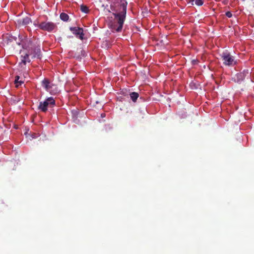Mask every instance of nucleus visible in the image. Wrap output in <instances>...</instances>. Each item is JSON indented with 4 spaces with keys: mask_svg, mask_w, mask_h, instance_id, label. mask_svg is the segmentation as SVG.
I'll return each instance as SVG.
<instances>
[{
    "mask_svg": "<svg viewBox=\"0 0 254 254\" xmlns=\"http://www.w3.org/2000/svg\"><path fill=\"white\" fill-rule=\"evenodd\" d=\"M127 2V0H114L110 4V10L114 16L113 21L110 24L111 28L117 32L122 30L126 18Z\"/></svg>",
    "mask_w": 254,
    "mask_h": 254,
    "instance_id": "1",
    "label": "nucleus"
},
{
    "mask_svg": "<svg viewBox=\"0 0 254 254\" xmlns=\"http://www.w3.org/2000/svg\"><path fill=\"white\" fill-rule=\"evenodd\" d=\"M40 55V49L39 47H36L33 50L32 49L30 52H29V54H25L23 56L21 55V62L23 64H26V63H30L31 60L30 57L31 58H33L37 56L39 57Z\"/></svg>",
    "mask_w": 254,
    "mask_h": 254,
    "instance_id": "2",
    "label": "nucleus"
},
{
    "mask_svg": "<svg viewBox=\"0 0 254 254\" xmlns=\"http://www.w3.org/2000/svg\"><path fill=\"white\" fill-rule=\"evenodd\" d=\"M55 105V101L53 97H51L48 98L44 102H40L38 108L41 111L46 112L47 111V108L49 106H53Z\"/></svg>",
    "mask_w": 254,
    "mask_h": 254,
    "instance_id": "3",
    "label": "nucleus"
},
{
    "mask_svg": "<svg viewBox=\"0 0 254 254\" xmlns=\"http://www.w3.org/2000/svg\"><path fill=\"white\" fill-rule=\"evenodd\" d=\"M221 57L223 61L224 64H232L234 62V64H236V61H235V57L230 54V53L227 51L223 52L221 54Z\"/></svg>",
    "mask_w": 254,
    "mask_h": 254,
    "instance_id": "4",
    "label": "nucleus"
},
{
    "mask_svg": "<svg viewBox=\"0 0 254 254\" xmlns=\"http://www.w3.org/2000/svg\"><path fill=\"white\" fill-rule=\"evenodd\" d=\"M39 27L42 30L51 32L56 27V25L52 22H43L39 25Z\"/></svg>",
    "mask_w": 254,
    "mask_h": 254,
    "instance_id": "5",
    "label": "nucleus"
},
{
    "mask_svg": "<svg viewBox=\"0 0 254 254\" xmlns=\"http://www.w3.org/2000/svg\"><path fill=\"white\" fill-rule=\"evenodd\" d=\"M70 30L76 36V37L81 40L83 39L84 34L82 28L77 27H70Z\"/></svg>",
    "mask_w": 254,
    "mask_h": 254,
    "instance_id": "6",
    "label": "nucleus"
},
{
    "mask_svg": "<svg viewBox=\"0 0 254 254\" xmlns=\"http://www.w3.org/2000/svg\"><path fill=\"white\" fill-rule=\"evenodd\" d=\"M249 73V70H247L246 71H244V72H240L236 74L232 77V80L235 82L241 83L245 78L246 74Z\"/></svg>",
    "mask_w": 254,
    "mask_h": 254,
    "instance_id": "7",
    "label": "nucleus"
},
{
    "mask_svg": "<svg viewBox=\"0 0 254 254\" xmlns=\"http://www.w3.org/2000/svg\"><path fill=\"white\" fill-rule=\"evenodd\" d=\"M42 85L43 87L46 90H49L50 89V81L48 79L45 78L42 81Z\"/></svg>",
    "mask_w": 254,
    "mask_h": 254,
    "instance_id": "8",
    "label": "nucleus"
},
{
    "mask_svg": "<svg viewBox=\"0 0 254 254\" xmlns=\"http://www.w3.org/2000/svg\"><path fill=\"white\" fill-rule=\"evenodd\" d=\"M139 96L137 92H133L130 93V97L133 102H135Z\"/></svg>",
    "mask_w": 254,
    "mask_h": 254,
    "instance_id": "9",
    "label": "nucleus"
},
{
    "mask_svg": "<svg viewBox=\"0 0 254 254\" xmlns=\"http://www.w3.org/2000/svg\"><path fill=\"white\" fill-rule=\"evenodd\" d=\"M60 18L64 21H67L69 18V16L67 14L62 12L60 14Z\"/></svg>",
    "mask_w": 254,
    "mask_h": 254,
    "instance_id": "10",
    "label": "nucleus"
},
{
    "mask_svg": "<svg viewBox=\"0 0 254 254\" xmlns=\"http://www.w3.org/2000/svg\"><path fill=\"white\" fill-rule=\"evenodd\" d=\"M20 77L19 75H16L15 76V79L14 80V83L16 84V87H18L19 85H21L24 83L23 81L19 80Z\"/></svg>",
    "mask_w": 254,
    "mask_h": 254,
    "instance_id": "11",
    "label": "nucleus"
},
{
    "mask_svg": "<svg viewBox=\"0 0 254 254\" xmlns=\"http://www.w3.org/2000/svg\"><path fill=\"white\" fill-rule=\"evenodd\" d=\"M32 21L31 20V18L28 16L25 17L22 20V24L24 25H28Z\"/></svg>",
    "mask_w": 254,
    "mask_h": 254,
    "instance_id": "12",
    "label": "nucleus"
},
{
    "mask_svg": "<svg viewBox=\"0 0 254 254\" xmlns=\"http://www.w3.org/2000/svg\"><path fill=\"white\" fill-rule=\"evenodd\" d=\"M80 10L85 13H87L89 12V9L88 7L83 4H82L80 5Z\"/></svg>",
    "mask_w": 254,
    "mask_h": 254,
    "instance_id": "13",
    "label": "nucleus"
},
{
    "mask_svg": "<svg viewBox=\"0 0 254 254\" xmlns=\"http://www.w3.org/2000/svg\"><path fill=\"white\" fill-rule=\"evenodd\" d=\"M195 4L198 6H201L203 4V0H195Z\"/></svg>",
    "mask_w": 254,
    "mask_h": 254,
    "instance_id": "14",
    "label": "nucleus"
},
{
    "mask_svg": "<svg viewBox=\"0 0 254 254\" xmlns=\"http://www.w3.org/2000/svg\"><path fill=\"white\" fill-rule=\"evenodd\" d=\"M225 15L229 18H230L232 16V14L230 11L226 12Z\"/></svg>",
    "mask_w": 254,
    "mask_h": 254,
    "instance_id": "15",
    "label": "nucleus"
},
{
    "mask_svg": "<svg viewBox=\"0 0 254 254\" xmlns=\"http://www.w3.org/2000/svg\"><path fill=\"white\" fill-rule=\"evenodd\" d=\"M206 67H207L208 68H209V69H210V64H203V68L204 69H205Z\"/></svg>",
    "mask_w": 254,
    "mask_h": 254,
    "instance_id": "16",
    "label": "nucleus"
},
{
    "mask_svg": "<svg viewBox=\"0 0 254 254\" xmlns=\"http://www.w3.org/2000/svg\"><path fill=\"white\" fill-rule=\"evenodd\" d=\"M101 116H102V117H105V115H103V114H101Z\"/></svg>",
    "mask_w": 254,
    "mask_h": 254,
    "instance_id": "17",
    "label": "nucleus"
},
{
    "mask_svg": "<svg viewBox=\"0 0 254 254\" xmlns=\"http://www.w3.org/2000/svg\"><path fill=\"white\" fill-rule=\"evenodd\" d=\"M193 2V0H192V2ZM192 4H193V3H191Z\"/></svg>",
    "mask_w": 254,
    "mask_h": 254,
    "instance_id": "18",
    "label": "nucleus"
}]
</instances>
